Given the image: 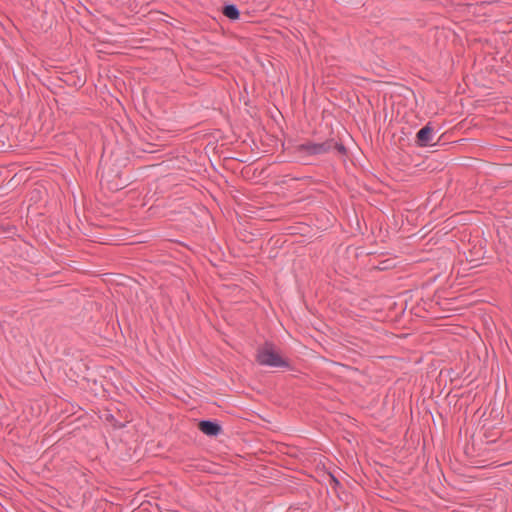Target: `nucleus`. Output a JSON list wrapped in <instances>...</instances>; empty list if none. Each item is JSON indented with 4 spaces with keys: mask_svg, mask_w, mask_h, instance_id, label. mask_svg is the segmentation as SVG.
<instances>
[{
    "mask_svg": "<svg viewBox=\"0 0 512 512\" xmlns=\"http://www.w3.org/2000/svg\"><path fill=\"white\" fill-rule=\"evenodd\" d=\"M256 360L263 366L289 367L288 361L282 358L272 343L268 342L257 350Z\"/></svg>",
    "mask_w": 512,
    "mask_h": 512,
    "instance_id": "obj_2",
    "label": "nucleus"
},
{
    "mask_svg": "<svg viewBox=\"0 0 512 512\" xmlns=\"http://www.w3.org/2000/svg\"><path fill=\"white\" fill-rule=\"evenodd\" d=\"M105 420L108 422H112L114 420V416L110 413L105 414Z\"/></svg>",
    "mask_w": 512,
    "mask_h": 512,
    "instance_id": "obj_6",
    "label": "nucleus"
},
{
    "mask_svg": "<svg viewBox=\"0 0 512 512\" xmlns=\"http://www.w3.org/2000/svg\"><path fill=\"white\" fill-rule=\"evenodd\" d=\"M223 14L231 20H236L240 16L238 8L233 4L226 5L223 8Z\"/></svg>",
    "mask_w": 512,
    "mask_h": 512,
    "instance_id": "obj_5",
    "label": "nucleus"
},
{
    "mask_svg": "<svg viewBox=\"0 0 512 512\" xmlns=\"http://www.w3.org/2000/svg\"><path fill=\"white\" fill-rule=\"evenodd\" d=\"M198 427L202 433L208 436H216L221 431V426L219 424L209 420L200 421Z\"/></svg>",
    "mask_w": 512,
    "mask_h": 512,
    "instance_id": "obj_3",
    "label": "nucleus"
},
{
    "mask_svg": "<svg viewBox=\"0 0 512 512\" xmlns=\"http://www.w3.org/2000/svg\"><path fill=\"white\" fill-rule=\"evenodd\" d=\"M433 129L426 125L417 133V142L420 146H427L432 141Z\"/></svg>",
    "mask_w": 512,
    "mask_h": 512,
    "instance_id": "obj_4",
    "label": "nucleus"
},
{
    "mask_svg": "<svg viewBox=\"0 0 512 512\" xmlns=\"http://www.w3.org/2000/svg\"><path fill=\"white\" fill-rule=\"evenodd\" d=\"M333 149L337 150V152L341 155L346 153L345 146L342 143H338L334 139H328L322 143H315L307 140L304 143L296 145L294 147V153L300 158H305L308 156L323 155Z\"/></svg>",
    "mask_w": 512,
    "mask_h": 512,
    "instance_id": "obj_1",
    "label": "nucleus"
},
{
    "mask_svg": "<svg viewBox=\"0 0 512 512\" xmlns=\"http://www.w3.org/2000/svg\"><path fill=\"white\" fill-rule=\"evenodd\" d=\"M330 478H331V481L334 482L336 485L339 484L338 480L333 475H330Z\"/></svg>",
    "mask_w": 512,
    "mask_h": 512,
    "instance_id": "obj_7",
    "label": "nucleus"
}]
</instances>
